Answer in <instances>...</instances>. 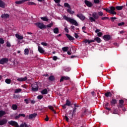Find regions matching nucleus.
I'll use <instances>...</instances> for the list:
<instances>
[{
    "mask_svg": "<svg viewBox=\"0 0 127 127\" xmlns=\"http://www.w3.org/2000/svg\"><path fill=\"white\" fill-rule=\"evenodd\" d=\"M64 18L65 19V20H66L67 22H69L70 23H71L73 25H75V26H78L79 24H78V22H77V21L75 20H74V19H72L70 17H67V16H64Z\"/></svg>",
    "mask_w": 127,
    "mask_h": 127,
    "instance_id": "obj_1",
    "label": "nucleus"
},
{
    "mask_svg": "<svg viewBox=\"0 0 127 127\" xmlns=\"http://www.w3.org/2000/svg\"><path fill=\"white\" fill-rule=\"evenodd\" d=\"M104 10H106L107 12L111 13V14H117V12L115 11L116 10V7L115 6L110 7V9L108 8H103Z\"/></svg>",
    "mask_w": 127,
    "mask_h": 127,
    "instance_id": "obj_2",
    "label": "nucleus"
},
{
    "mask_svg": "<svg viewBox=\"0 0 127 127\" xmlns=\"http://www.w3.org/2000/svg\"><path fill=\"white\" fill-rule=\"evenodd\" d=\"M92 17H89V20L91 22H95L96 21V19H98L99 18V15L96 12H94L92 13Z\"/></svg>",
    "mask_w": 127,
    "mask_h": 127,
    "instance_id": "obj_3",
    "label": "nucleus"
},
{
    "mask_svg": "<svg viewBox=\"0 0 127 127\" xmlns=\"http://www.w3.org/2000/svg\"><path fill=\"white\" fill-rule=\"evenodd\" d=\"M64 5L65 7H67V9L66 10V11L69 13V14H74L75 13V12L74 11H72V9H71V6L68 3H64Z\"/></svg>",
    "mask_w": 127,
    "mask_h": 127,
    "instance_id": "obj_4",
    "label": "nucleus"
},
{
    "mask_svg": "<svg viewBox=\"0 0 127 127\" xmlns=\"http://www.w3.org/2000/svg\"><path fill=\"white\" fill-rule=\"evenodd\" d=\"M8 124L10 125V126H12V127H20L19 125H18V123L15 121H11L8 122Z\"/></svg>",
    "mask_w": 127,
    "mask_h": 127,
    "instance_id": "obj_5",
    "label": "nucleus"
},
{
    "mask_svg": "<svg viewBox=\"0 0 127 127\" xmlns=\"http://www.w3.org/2000/svg\"><path fill=\"white\" fill-rule=\"evenodd\" d=\"M32 91H33V92L38 91V85L37 83H35L32 85Z\"/></svg>",
    "mask_w": 127,
    "mask_h": 127,
    "instance_id": "obj_6",
    "label": "nucleus"
},
{
    "mask_svg": "<svg viewBox=\"0 0 127 127\" xmlns=\"http://www.w3.org/2000/svg\"><path fill=\"white\" fill-rule=\"evenodd\" d=\"M35 24L38 26V27L40 28V29H43V28H46V26L43 23H36Z\"/></svg>",
    "mask_w": 127,
    "mask_h": 127,
    "instance_id": "obj_7",
    "label": "nucleus"
},
{
    "mask_svg": "<svg viewBox=\"0 0 127 127\" xmlns=\"http://www.w3.org/2000/svg\"><path fill=\"white\" fill-rule=\"evenodd\" d=\"M125 103V101H124V100L121 99L119 100V105H118V108H121V109H123L124 107V103Z\"/></svg>",
    "mask_w": 127,
    "mask_h": 127,
    "instance_id": "obj_8",
    "label": "nucleus"
},
{
    "mask_svg": "<svg viewBox=\"0 0 127 127\" xmlns=\"http://www.w3.org/2000/svg\"><path fill=\"white\" fill-rule=\"evenodd\" d=\"M8 62V59L7 58H2L0 60V64L3 65V64H5V63H7Z\"/></svg>",
    "mask_w": 127,
    "mask_h": 127,
    "instance_id": "obj_9",
    "label": "nucleus"
},
{
    "mask_svg": "<svg viewBox=\"0 0 127 127\" xmlns=\"http://www.w3.org/2000/svg\"><path fill=\"white\" fill-rule=\"evenodd\" d=\"M83 42L85 43L87 45V44H90V43H92V42H95V40H88L85 39L83 40Z\"/></svg>",
    "mask_w": 127,
    "mask_h": 127,
    "instance_id": "obj_10",
    "label": "nucleus"
},
{
    "mask_svg": "<svg viewBox=\"0 0 127 127\" xmlns=\"http://www.w3.org/2000/svg\"><path fill=\"white\" fill-rule=\"evenodd\" d=\"M37 117V114L36 113H34L32 114H30L28 116V120H32L33 119H35Z\"/></svg>",
    "mask_w": 127,
    "mask_h": 127,
    "instance_id": "obj_11",
    "label": "nucleus"
},
{
    "mask_svg": "<svg viewBox=\"0 0 127 127\" xmlns=\"http://www.w3.org/2000/svg\"><path fill=\"white\" fill-rule=\"evenodd\" d=\"M7 123V120L5 118H3L2 120H0V126H3Z\"/></svg>",
    "mask_w": 127,
    "mask_h": 127,
    "instance_id": "obj_12",
    "label": "nucleus"
},
{
    "mask_svg": "<svg viewBox=\"0 0 127 127\" xmlns=\"http://www.w3.org/2000/svg\"><path fill=\"white\" fill-rule=\"evenodd\" d=\"M38 50L39 52L41 54H43L45 53V51H44V49H43V48L40 47V46H38Z\"/></svg>",
    "mask_w": 127,
    "mask_h": 127,
    "instance_id": "obj_13",
    "label": "nucleus"
},
{
    "mask_svg": "<svg viewBox=\"0 0 127 127\" xmlns=\"http://www.w3.org/2000/svg\"><path fill=\"white\" fill-rule=\"evenodd\" d=\"M17 80L18 81V82H24L27 80V76H25V77L18 78Z\"/></svg>",
    "mask_w": 127,
    "mask_h": 127,
    "instance_id": "obj_14",
    "label": "nucleus"
},
{
    "mask_svg": "<svg viewBox=\"0 0 127 127\" xmlns=\"http://www.w3.org/2000/svg\"><path fill=\"white\" fill-rule=\"evenodd\" d=\"M67 117H68V118H69V119H71L72 120V119H73V117H74V114H72L71 110H70L69 111H68V113H67Z\"/></svg>",
    "mask_w": 127,
    "mask_h": 127,
    "instance_id": "obj_15",
    "label": "nucleus"
},
{
    "mask_svg": "<svg viewBox=\"0 0 127 127\" xmlns=\"http://www.w3.org/2000/svg\"><path fill=\"white\" fill-rule=\"evenodd\" d=\"M76 16L78 17V18L80 19L81 20H85V16L83 15L82 14H79L76 15Z\"/></svg>",
    "mask_w": 127,
    "mask_h": 127,
    "instance_id": "obj_16",
    "label": "nucleus"
},
{
    "mask_svg": "<svg viewBox=\"0 0 127 127\" xmlns=\"http://www.w3.org/2000/svg\"><path fill=\"white\" fill-rule=\"evenodd\" d=\"M103 39H104V40H106L107 41H108L110 40V39H111V36L109 35H105L103 36Z\"/></svg>",
    "mask_w": 127,
    "mask_h": 127,
    "instance_id": "obj_17",
    "label": "nucleus"
},
{
    "mask_svg": "<svg viewBox=\"0 0 127 127\" xmlns=\"http://www.w3.org/2000/svg\"><path fill=\"white\" fill-rule=\"evenodd\" d=\"M70 79V77L68 76H62L60 79V82H63L64 80H69Z\"/></svg>",
    "mask_w": 127,
    "mask_h": 127,
    "instance_id": "obj_18",
    "label": "nucleus"
},
{
    "mask_svg": "<svg viewBox=\"0 0 127 127\" xmlns=\"http://www.w3.org/2000/svg\"><path fill=\"white\" fill-rule=\"evenodd\" d=\"M85 3L89 7H91V6H92L93 5V4L91 2H90L87 0H85Z\"/></svg>",
    "mask_w": 127,
    "mask_h": 127,
    "instance_id": "obj_19",
    "label": "nucleus"
},
{
    "mask_svg": "<svg viewBox=\"0 0 127 127\" xmlns=\"http://www.w3.org/2000/svg\"><path fill=\"white\" fill-rule=\"evenodd\" d=\"M65 35H66V37L68 38L69 40H70V41H71L72 40H74V39H75V38H74V37H72L71 35H70L68 34H66Z\"/></svg>",
    "mask_w": 127,
    "mask_h": 127,
    "instance_id": "obj_20",
    "label": "nucleus"
},
{
    "mask_svg": "<svg viewBox=\"0 0 127 127\" xmlns=\"http://www.w3.org/2000/svg\"><path fill=\"white\" fill-rule=\"evenodd\" d=\"M15 36L17 38V39H19L20 40H22V39H23V36L19 35V34H16Z\"/></svg>",
    "mask_w": 127,
    "mask_h": 127,
    "instance_id": "obj_21",
    "label": "nucleus"
},
{
    "mask_svg": "<svg viewBox=\"0 0 127 127\" xmlns=\"http://www.w3.org/2000/svg\"><path fill=\"white\" fill-rule=\"evenodd\" d=\"M5 115H6V113H5V111H3L2 110L0 111V118H1V117H3Z\"/></svg>",
    "mask_w": 127,
    "mask_h": 127,
    "instance_id": "obj_22",
    "label": "nucleus"
},
{
    "mask_svg": "<svg viewBox=\"0 0 127 127\" xmlns=\"http://www.w3.org/2000/svg\"><path fill=\"white\" fill-rule=\"evenodd\" d=\"M65 105L67 106V107H70L71 106V101L69 100V99H67L65 102Z\"/></svg>",
    "mask_w": 127,
    "mask_h": 127,
    "instance_id": "obj_23",
    "label": "nucleus"
},
{
    "mask_svg": "<svg viewBox=\"0 0 127 127\" xmlns=\"http://www.w3.org/2000/svg\"><path fill=\"white\" fill-rule=\"evenodd\" d=\"M5 6V4H4V2L1 0H0V7H2V8H4Z\"/></svg>",
    "mask_w": 127,
    "mask_h": 127,
    "instance_id": "obj_24",
    "label": "nucleus"
},
{
    "mask_svg": "<svg viewBox=\"0 0 127 127\" xmlns=\"http://www.w3.org/2000/svg\"><path fill=\"white\" fill-rule=\"evenodd\" d=\"M48 93V90H47V89H45L41 91V94H42V95H46V94Z\"/></svg>",
    "mask_w": 127,
    "mask_h": 127,
    "instance_id": "obj_25",
    "label": "nucleus"
},
{
    "mask_svg": "<svg viewBox=\"0 0 127 127\" xmlns=\"http://www.w3.org/2000/svg\"><path fill=\"white\" fill-rule=\"evenodd\" d=\"M111 105H116L117 104V100L116 99H112L111 101Z\"/></svg>",
    "mask_w": 127,
    "mask_h": 127,
    "instance_id": "obj_26",
    "label": "nucleus"
},
{
    "mask_svg": "<svg viewBox=\"0 0 127 127\" xmlns=\"http://www.w3.org/2000/svg\"><path fill=\"white\" fill-rule=\"evenodd\" d=\"M117 10H122V9H123V8H124V6H117L115 7V9Z\"/></svg>",
    "mask_w": 127,
    "mask_h": 127,
    "instance_id": "obj_27",
    "label": "nucleus"
},
{
    "mask_svg": "<svg viewBox=\"0 0 127 127\" xmlns=\"http://www.w3.org/2000/svg\"><path fill=\"white\" fill-rule=\"evenodd\" d=\"M24 0H19V1H15V3L16 4H21L22 3H23V2H24Z\"/></svg>",
    "mask_w": 127,
    "mask_h": 127,
    "instance_id": "obj_28",
    "label": "nucleus"
},
{
    "mask_svg": "<svg viewBox=\"0 0 127 127\" xmlns=\"http://www.w3.org/2000/svg\"><path fill=\"white\" fill-rule=\"evenodd\" d=\"M62 50L64 51V52H67V50H69V47H64L62 48Z\"/></svg>",
    "mask_w": 127,
    "mask_h": 127,
    "instance_id": "obj_29",
    "label": "nucleus"
},
{
    "mask_svg": "<svg viewBox=\"0 0 127 127\" xmlns=\"http://www.w3.org/2000/svg\"><path fill=\"white\" fill-rule=\"evenodd\" d=\"M48 108L50 110H51V111H52V112H54V113L55 114H56V111L55 110H54V108H53V107L52 106H49Z\"/></svg>",
    "mask_w": 127,
    "mask_h": 127,
    "instance_id": "obj_30",
    "label": "nucleus"
},
{
    "mask_svg": "<svg viewBox=\"0 0 127 127\" xmlns=\"http://www.w3.org/2000/svg\"><path fill=\"white\" fill-rule=\"evenodd\" d=\"M94 40L95 41H97V42H98V43H100L101 42V41H102V40H101V39L99 37H96L94 38Z\"/></svg>",
    "mask_w": 127,
    "mask_h": 127,
    "instance_id": "obj_31",
    "label": "nucleus"
},
{
    "mask_svg": "<svg viewBox=\"0 0 127 127\" xmlns=\"http://www.w3.org/2000/svg\"><path fill=\"white\" fill-rule=\"evenodd\" d=\"M54 32L56 33V34L59 33V29H58V28H55L54 29Z\"/></svg>",
    "mask_w": 127,
    "mask_h": 127,
    "instance_id": "obj_32",
    "label": "nucleus"
},
{
    "mask_svg": "<svg viewBox=\"0 0 127 127\" xmlns=\"http://www.w3.org/2000/svg\"><path fill=\"white\" fill-rule=\"evenodd\" d=\"M12 110H13L14 111H16V110H17V105H16V104H13L12 105Z\"/></svg>",
    "mask_w": 127,
    "mask_h": 127,
    "instance_id": "obj_33",
    "label": "nucleus"
},
{
    "mask_svg": "<svg viewBox=\"0 0 127 127\" xmlns=\"http://www.w3.org/2000/svg\"><path fill=\"white\" fill-rule=\"evenodd\" d=\"M29 53V50L28 49H25L24 50V55H28Z\"/></svg>",
    "mask_w": 127,
    "mask_h": 127,
    "instance_id": "obj_34",
    "label": "nucleus"
},
{
    "mask_svg": "<svg viewBox=\"0 0 127 127\" xmlns=\"http://www.w3.org/2000/svg\"><path fill=\"white\" fill-rule=\"evenodd\" d=\"M5 82L6 84H10V83H11V80L10 79L7 78L5 80Z\"/></svg>",
    "mask_w": 127,
    "mask_h": 127,
    "instance_id": "obj_35",
    "label": "nucleus"
},
{
    "mask_svg": "<svg viewBox=\"0 0 127 127\" xmlns=\"http://www.w3.org/2000/svg\"><path fill=\"white\" fill-rule=\"evenodd\" d=\"M9 16V15L7 14H3L1 15L2 18H7Z\"/></svg>",
    "mask_w": 127,
    "mask_h": 127,
    "instance_id": "obj_36",
    "label": "nucleus"
},
{
    "mask_svg": "<svg viewBox=\"0 0 127 127\" xmlns=\"http://www.w3.org/2000/svg\"><path fill=\"white\" fill-rule=\"evenodd\" d=\"M20 127H29V126L26 123H22L20 125Z\"/></svg>",
    "mask_w": 127,
    "mask_h": 127,
    "instance_id": "obj_37",
    "label": "nucleus"
},
{
    "mask_svg": "<svg viewBox=\"0 0 127 127\" xmlns=\"http://www.w3.org/2000/svg\"><path fill=\"white\" fill-rule=\"evenodd\" d=\"M27 4L28 5H36V3L31 1L28 2Z\"/></svg>",
    "mask_w": 127,
    "mask_h": 127,
    "instance_id": "obj_38",
    "label": "nucleus"
},
{
    "mask_svg": "<svg viewBox=\"0 0 127 127\" xmlns=\"http://www.w3.org/2000/svg\"><path fill=\"white\" fill-rule=\"evenodd\" d=\"M22 90L20 88L16 89L14 90V93H20L21 92Z\"/></svg>",
    "mask_w": 127,
    "mask_h": 127,
    "instance_id": "obj_39",
    "label": "nucleus"
},
{
    "mask_svg": "<svg viewBox=\"0 0 127 127\" xmlns=\"http://www.w3.org/2000/svg\"><path fill=\"white\" fill-rule=\"evenodd\" d=\"M41 18L43 20V21H48L49 19L47 17H42Z\"/></svg>",
    "mask_w": 127,
    "mask_h": 127,
    "instance_id": "obj_40",
    "label": "nucleus"
},
{
    "mask_svg": "<svg viewBox=\"0 0 127 127\" xmlns=\"http://www.w3.org/2000/svg\"><path fill=\"white\" fill-rule=\"evenodd\" d=\"M54 79L55 78L53 75H51L49 77V80H50V81H53Z\"/></svg>",
    "mask_w": 127,
    "mask_h": 127,
    "instance_id": "obj_41",
    "label": "nucleus"
},
{
    "mask_svg": "<svg viewBox=\"0 0 127 127\" xmlns=\"http://www.w3.org/2000/svg\"><path fill=\"white\" fill-rule=\"evenodd\" d=\"M88 110L85 109V110H84V111L83 113L85 115V116H87V115L88 114Z\"/></svg>",
    "mask_w": 127,
    "mask_h": 127,
    "instance_id": "obj_42",
    "label": "nucleus"
},
{
    "mask_svg": "<svg viewBox=\"0 0 127 127\" xmlns=\"http://www.w3.org/2000/svg\"><path fill=\"white\" fill-rule=\"evenodd\" d=\"M41 44V45H43V46H48V44L45 42H42Z\"/></svg>",
    "mask_w": 127,
    "mask_h": 127,
    "instance_id": "obj_43",
    "label": "nucleus"
},
{
    "mask_svg": "<svg viewBox=\"0 0 127 127\" xmlns=\"http://www.w3.org/2000/svg\"><path fill=\"white\" fill-rule=\"evenodd\" d=\"M4 43V40H3L2 38H0V44H3Z\"/></svg>",
    "mask_w": 127,
    "mask_h": 127,
    "instance_id": "obj_44",
    "label": "nucleus"
},
{
    "mask_svg": "<svg viewBox=\"0 0 127 127\" xmlns=\"http://www.w3.org/2000/svg\"><path fill=\"white\" fill-rule=\"evenodd\" d=\"M76 111H77V108H74L72 112V114L74 115V116H75V113H76Z\"/></svg>",
    "mask_w": 127,
    "mask_h": 127,
    "instance_id": "obj_45",
    "label": "nucleus"
},
{
    "mask_svg": "<svg viewBox=\"0 0 127 127\" xmlns=\"http://www.w3.org/2000/svg\"><path fill=\"white\" fill-rule=\"evenodd\" d=\"M96 93H97V94H96ZM91 95L93 96H94V95H99V93L97 92L96 91H92L91 92Z\"/></svg>",
    "mask_w": 127,
    "mask_h": 127,
    "instance_id": "obj_46",
    "label": "nucleus"
},
{
    "mask_svg": "<svg viewBox=\"0 0 127 127\" xmlns=\"http://www.w3.org/2000/svg\"><path fill=\"white\" fill-rule=\"evenodd\" d=\"M52 26H53V23L52 22L47 25V27H52Z\"/></svg>",
    "mask_w": 127,
    "mask_h": 127,
    "instance_id": "obj_47",
    "label": "nucleus"
},
{
    "mask_svg": "<svg viewBox=\"0 0 127 127\" xmlns=\"http://www.w3.org/2000/svg\"><path fill=\"white\" fill-rule=\"evenodd\" d=\"M105 95V96H112L113 94L111 92H107Z\"/></svg>",
    "mask_w": 127,
    "mask_h": 127,
    "instance_id": "obj_48",
    "label": "nucleus"
},
{
    "mask_svg": "<svg viewBox=\"0 0 127 127\" xmlns=\"http://www.w3.org/2000/svg\"><path fill=\"white\" fill-rule=\"evenodd\" d=\"M64 119L65 120L66 122H69V118H68V116H65Z\"/></svg>",
    "mask_w": 127,
    "mask_h": 127,
    "instance_id": "obj_49",
    "label": "nucleus"
},
{
    "mask_svg": "<svg viewBox=\"0 0 127 127\" xmlns=\"http://www.w3.org/2000/svg\"><path fill=\"white\" fill-rule=\"evenodd\" d=\"M74 36L76 39L79 38V35H78V34H77V33H74Z\"/></svg>",
    "mask_w": 127,
    "mask_h": 127,
    "instance_id": "obj_50",
    "label": "nucleus"
},
{
    "mask_svg": "<svg viewBox=\"0 0 127 127\" xmlns=\"http://www.w3.org/2000/svg\"><path fill=\"white\" fill-rule=\"evenodd\" d=\"M37 98L38 100H41V99H43V96H38Z\"/></svg>",
    "mask_w": 127,
    "mask_h": 127,
    "instance_id": "obj_51",
    "label": "nucleus"
},
{
    "mask_svg": "<svg viewBox=\"0 0 127 127\" xmlns=\"http://www.w3.org/2000/svg\"><path fill=\"white\" fill-rule=\"evenodd\" d=\"M10 46H11V45H10V43L7 42H6V47H10Z\"/></svg>",
    "mask_w": 127,
    "mask_h": 127,
    "instance_id": "obj_52",
    "label": "nucleus"
},
{
    "mask_svg": "<svg viewBox=\"0 0 127 127\" xmlns=\"http://www.w3.org/2000/svg\"><path fill=\"white\" fill-rule=\"evenodd\" d=\"M97 35H98V36H99V37H101V36H102V35H103V33L99 32L98 33H97Z\"/></svg>",
    "mask_w": 127,
    "mask_h": 127,
    "instance_id": "obj_53",
    "label": "nucleus"
},
{
    "mask_svg": "<svg viewBox=\"0 0 127 127\" xmlns=\"http://www.w3.org/2000/svg\"><path fill=\"white\" fill-rule=\"evenodd\" d=\"M19 116L20 117H23V118H25V114H19Z\"/></svg>",
    "mask_w": 127,
    "mask_h": 127,
    "instance_id": "obj_54",
    "label": "nucleus"
},
{
    "mask_svg": "<svg viewBox=\"0 0 127 127\" xmlns=\"http://www.w3.org/2000/svg\"><path fill=\"white\" fill-rule=\"evenodd\" d=\"M119 26H122L125 25V22H121L118 24Z\"/></svg>",
    "mask_w": 127,
    "mask_h": 127,
    "instance_id": "obj_55",
    "label": "nucleus"
},
{
    "mask_svg": "<svg viewBox=\"0 0 127 127\" xmlns=\"http://www.w3.org/2000/svg\"><path fill=\"white\" fill-rule=\"evenodd\" d=\"M22 87H23V88H24V89H27V88H28V86L26 84L22 85Z\"/></svg>",
    "mask_w": 127,
    "mask_h": 127,
    "instance_id": "obj_56",
    "label": "nucleus"
},
{
    "mask_svg": "<svg viewBox=\"0 0 127 127\" xmlns=\"http://www.w3.org/2000/svg\"><path fill=\"white\" fill-rule=\"evenodd\" d=\"M95 3H99L100 2V0H94Z\"/></svg>",
    "mask_w": 127,
    "mask_h": 127,
    "instance_id": "obj_57",
    "label": "nucleus"
},
{
    "mask_svg": "<svg viewBox=\"0 0 127 127\" xmlns=\"http://www.w3.org/2000/svg\"><path fill=\"white\" fill-rule=\"evenodd\" d=\"M24 102H25L26 104H29V102L28 100L27 99H24Z\"/></svg>",
    "mask_w": 127,
    "mask_h": 127,
    "instance_id": "obj_58",
    "label": "nucleus"
},
{
    "mask_svg": "<svg viewBox=\"0 0 127 127\" xmlns=\"http://www.w3.org/2000/svg\"><path fill=\"white\" fill-rule=\"evenodd\" d=\"M53 60L54 61H56V60H57V57H56V56H54L53 58Z\"/></svg>",
    "mask_w": 127,
    "mask_h": 127,
    "instance_id": "obj_59",
    "label": "nucleus"
},
{
    "mask_svg": "<svg viewBox=\"0 0 127 127\" xmlns=\"http://www.w3.org/2000/svg\"><path fill=\"white\" fill-rule=\"evenodd\" d=\"M35 103H36V101H35V100H31V104H35Z\"/></svg>",
    "mask_w": 127,
    "mask_h": 127,
    "instance_id": "obj_60",
    "label": "nucleus"
},
{
    "mask_svg": "<svg viewBox=\"0 0 127 127\" xmlns=\"http://www.w3.org/2000/svg\"><path fill=\"white\" fill-rule=\"evenodd\" d=\"M66 106H67V105H66V104H64L62 106V108H63V109H64V110H65V109H66V108H67V107H66Z\"/></svg>",
    "mask_w": 127,
    "mask_h": 127,
    "instance_id": "obj_61",
    "label": "nucleus"
},
{
    "mask_svg": "<svg viewBox=\"0 0 127 127\" xmlns=\"http://www.w3.org/2000/svg\"><path fill=\"white\" fill-rule=\"evenodd\" d=\"M64 30H65V32H67V33H69V30L68 29V28H65Z\"/></svg>",
    "mask_w": 127,
    "mask_h": 127,
    "instance_id": "obj_62",
    "label": "nucleus"
},
{
    "mask_svg": "<svg viewBox=\"0 0 127 127\" xmlns=\"http://www.w3.org/2000/svg\"><path fill=\"white\" fill-rule=\"evenodd\" d=\"M98 14H99V15H100V16H102L103 14L102 12L100 11V12H98Z\"/></svg>",
    "mask_w": 127,
    "mask_h": 127,
    "instance_id": "obj_63",
    "label": "nucleus"
},
{
    "mask_svg": "<svg viewBox=\"0 0 127 127\" xmlns=\"http://www.w3.org/2000/svg\"><path fill=\"white\" fill-rule=\"evenodd\" d=\"M54 1H55V2H56V3H59V2H60V0H54Z\"/></svg>",
    "mask_w": 127,
    "mask_h": 127,
    "instance_id": "obj_64",
    "label": "nucleus"
}]
</instances>
